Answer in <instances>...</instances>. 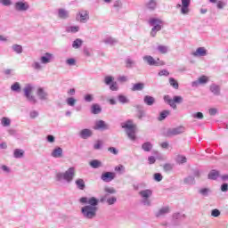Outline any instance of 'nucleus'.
Wrapping results in <instances>:
<instances>
[{"label":"nucleus","instance_id":"7ed1b4c3","mask_svg":"<svg viewBox=\"0 0 228 228\" xmlns=\"http://www.w3.org/2000/svg\"><path fill=\"white\" fill-rule=\"evenodd\" d=\"M97 211H99V208L97 207H89L87 205L82 207L81 214L83 215L84 218L87 220H94L95 216H97Z\"/></svg>","mask_w":228,"mask_h":228},{"label":"nucleus","instance_id":"f257e3e1","mask_svg":"<svg viewBox=\"0 0 228 228\" xmlns=\"http://www.w3.org/2000/svg\"><path fill=\"white\" fill-rule=\"evenodd\" d=\"M74 177H76V167H69L65 172H59L56 174L55 179L58 183H67L70 184L72 181H74Z\"/></svg>","mask_w":228,"mask_h":228},{"label":"nucleus","instance_id":"72a5a7b5","mask_svg":"<svg viewBox=\"0 0 228 228\" xmlns=\"http://www.w3.org/2000/svg\"><path fill=\"white\" fill-rule=\"evenodd\" d=\"M1 125L3 127H10V126H12V119L6 117H3L1 118Z\"/></svg>","mask_w":228,"mask_h":228},{"label":"nucleus","instance_id":"ddd939ff","mask_svg":"<svg viewBox=\"0 0 228 228\" xmlns=\"http://www.w3.org/2000/svg\"><path fill=\"white\" fill-rule=\"evenodd\" d=\"M14 10L16 12H28V10H29V4L23 1L16 2L14 4Z\"/></svg>","mask_w":228,"mask_h":228},{"label":"nucleus","instance_id":"6ab92c4d","mask_svg":"<svg viewBox=\"0 0 228 228\" xmlns=\"http://www.w3.org/2000/svg\"><path fill=\"white\" fill-rule=\"evenodd\" d=\"M101 202H107L109 206H113V204L117 202V198L116 197L110 198V194H105L104 196L102 197Z\"/></svg>","mask_w":228,"mask_h":228},{"label":"nucleus","instance_id":"bb28decb","mask_svg":"<svg viewBox=\"0 0 228 228\" xmlns=\"http://www.w3.org/2000/svg\"><path fill=\"white\" fill-rule=\"evenodd\" d=\"M143 102L147 106H152L154 104V102H156V99L151 95H146L143 98Z\"/></svg>","mask_w":228,"mask_h":228},{"label":"nucleus","instance_id":"5701e85b","mask_svg":"<svg viewBox=\"0 0 228 228\" xmlns=\"http://www.w3.org/2000/svg\"><path fill=\"white\" fill-rule=\"evenodd\" d=\"M101 111H102V108H101V105H99V103H94L91 106V112L93 113V115H99Z\"/></svg>","mask_w":228,"mask_h":228},{"label":"nucleus","instance_id":"412c9836","mask_svg":"<svg viewBox=\"0 0 228 228\" xmlns=\"http://www.w3.org/2000/svg\"><path fill=\"white\" fill-rule=\"evenodd\" d=\"M168 213H170V207H162L158 212L155 213V216L159 218L161 216H165V215H168Z\"/></svg>","mask_w":228,"mask_h":228},{"label":"nucleus","instance_id":"13d9d810","mask_svg":"<svg viewBox=\"0 0 228 228\" xmlns=\"http://www.w3.org/2000/svg\"><path fill=\"white\" fill-rule=\"evenodd\" d=\"M38 115H40V113L37 110H31L29 112V117L32 119H35V118H38Z\"/></svg>","mask_w":228,"mask_h":228},{"label":"nucleus","instance_id":"a878e982","mask_svg":"<svg viewBox=\"0 0 228 228\" xmlns=\"http://www.w3.org/2000/svg\"><path fill=\"white\" fill-rule=\"evenodd\" d=\"M147 10H156V6H158V0H150L145 4Z\"/></svg>","mask_w":228,"mask_h":228},{"label":"nucleus","instance_id":"bf43d9fd","mask_svg":"<svg viewBox=\"0 0 228 228\" xmlns=\"http://www.w3.org/2000/svg\"><path fill=\"white\" fill-rule=\"evenodd\" d=\"M165 172H171L174 168V164H165L163 167Z\"/></svg>","mask_w":228,"mask_h":228},{"label":"nucleus","instance_id":"f8f14e48","mask_svg":"<svg viewBox=\"0 0 228 228\" xmlns=\"http://www.w3.org/2000/svg\"><path fill=\"white\" fill-rule=\"evenodd\" d=\"M93 129H94V131H109L110 124L106 123L102 119H99L94 122Z\"/></svg>","mask_w":228,"mask_h":228},{"label":"nucleus","instance_id":"864d4df0","mask_svg":"<svg viewBox=\"0 0 228 228\" xmlns=\"http://www.w3.org/2000/svg\"><path fill=\"white\" fill-rule=\"evenodd\" d=\"M104 191L106 192V195H108V193H110L111 195L117 193V190L113 187H105Z\"/></svg>","mask_w":228,"mask_h":228},{"label":"nucleus","instance_id":"dca6fc26","mask_svg":"<svg viewBox=\"0 0 228 228\" xmlns=\"http://www.w3.org/2000/svg\"><path fill=\"white\" fill-rule=\"evenodd\" d=\"M54 60V55L53 53H45L43 56L40 57V61L43 65H47Z\"/></svg>","mask_w":228,"mask_h":228},{"label":"nucleus","instance_id":"c756f323","mask_svg":"<svg viewBox=\"0 0 228 228\" xmlns=\"http://www.w3.org/2000/svg\"><path fill=\"white\" fill-rule=\"evenodd\" d=\"M90 208H97V206H99V199L95 198V197H91L88 199V203Z\"/></svg>","mask_w":228,"mask_h":228},{"label":"nucleus","instance_id":"680f3d73","mask_svg":"<svg viewBox=\"0 0 228 228\" xmlns=\"http://www.w3.org/2000/svg\"><path fill=\"white\" fill-rule=\"evenodd\" d=\"M183 218H184V215H182L181 213H175L173 215L174 220H182Z\"/></svg>","mask_w":228,"mask_h":228},{"label":"nucleus","instance_id":"a18cd8bd","mask_svg":"<svg viewBox=\"0 0 228 228\" xmlns=\"http://www.w3.org/2000/svg\"><path fill=\"white\" fill-rule=\"evenodd\" d=\"M31 67H32V69H34V70H41L42 69V62L34 61L31 64Z\"/></svg>","mask_w":228,"mask_h":228},{"label":"nucleus","instance_id":"c9c22d12","mask_svg":"<svg viewBox=\"0 0 228 228\" xmlns=\"http://www.w3.org/2000/svg\"><path fill=\"white\" fill-rule=\"evenodd\" d=\"M142 149L144 152H151V151H152V143H151V142H146L142 143Z\"/></svg>","mask_w":228,"mask_h":228},{"label":"nucleus","instance_id":"e433bc0d","mask_svg":"<svg viewBox=\"0 0 228 228\" xmlns=\"http://www.w3.org/2000/svg\"><path fill=\"white\" fill-rule=\"evenodd\" d=\"M157 51H159L160 54H167V53L169 51V48L167 45H159L157 46Z\"/></svg>","mask_w":228,"mask_h":228},{"label":"nucleus","instance_id":"37998d69","mask_svg":"<svg viewBox=\"0 0 228 228\" xmlns=\"http://www.w3.org/2000/svg\"><path fill=\"white\" fill-rule=\"evenodd\" d=\"M200 195L202 197H208L209 193H211V190L209 188H202L199 191Z\"/></svg>","mask_w":228,"mask_h":228},{"label":"nucleus","instance_id":"338daca9","mask_svg":"<svg viewBox=\"0 0 228 228\" xmlns=\"http://www.w3.org/2000/svg\"><path fill=\"white\" fill-rule=\"evenodd\" d=\"M0 4H3V6H12V0H0Z\"/></svg>","mask_w":228,"mask_h":228},{"label":"nucleus","instance_id":"6e6552de","mask_svg":"<svg viewBox=\"0 0 228 228\" xmlns=\"http://www.w3.org/2000/svg\"><path fill=\"white\" fill-rule=\"evenodd\" d=\"M186 131L184 126H177L175 128H168L165 133L164 136L170 138L171 136H177V134H183Z\"/></svg>","mask_w":228,"mask_h":228},{"label":"nucleus","instance_id":"f3484780","mask_svg":"<svg viewBox=\"0 0 228 228\" xmlns=\"http://www.w3.org/2000/svg\"><path fill=\"white\" fill-rule=\"evenodd\" d=\"M191 54L196 58L208 56V50L205 47H199Z\"/></svg>","mask_w":228,"mask_h":228},{"label":"nucleus","instance_id":"2f4dec72","mask_svg":"<svg viewBox=\"0 0 228 228\" xmlns=\"http://www.w3.org/2000/svg\"><path fill=\"white\" fill-rule=\"evenodd\" d=\"M75 183L77 185V188H78V190H85V188H86V185L85 184V180H83L82 178H78L75 181Z\"/></svg>","mask_w":228,"mask_h":228},{"label":"nucleus","instance_id":"cd10ccee","mask_svg":"<svg viewBox=\"0 0 228 228\" xmlns=\"http://www.w3.org/2000/svg\"><path fill=\"white\" fill-rule=\"evenodd\" d=\"M220 177V171L212 169L208 174V179H211L212 181H216Z\"/></svg>","mask_w":228,"mask_h":228},{"label":"nucleus","instance_id":"0eeeda50","mask_svg":"<svg viewBox=\"0 0 228 228\" xmlns=\"http://www.w3.org/2000/svg\"><path fill=\"white\" fill-rule=\"evenodd\" d=\"M164 102L173 108V110H177L176 104H181L183 102V96L175 95L172 99L170 95L167 94L164 96Z\"/></svg>","mask_w":228,"mask_h":228},{"label":"nucleus","instance_id":"473e14b6","mask_svg":"<svg viewBox=\"0 0 228 228\" xmlns=\"http://www.w3.org/2000/svg\"><path fill=\"white\" fill-rule=\"evenodd\" d=\"M89 165L92 168H101V167H102V162L99 159H94L90 161Z\"/></svg>","mask_w":228,"mask_h":228},{"label":"nucleus","instance_id":"79ce46f5","mask_svg":"<svg viewBox=\"0 0 228 228\" xmlns=\"http://www.w3.org/2000/svg\"><path fill=\"white\" fill-rule=\"evenodd\" d=\"M168 115H170V110H163L160 112L159 117L158 118V120L161 122L162 120H165V118H167Z\"/></svg>","mask_w":228,"mask_h":228},{"label":"nucleus","instance_id":"de8ad7c7","mask_svg":"<svg viewBox=\"0 0 228 228\" xmlns=\"http://www.w3.org/2000/svg\"><path fill=\"white\" fill-rule=\"evenodd\" d=\"M104 44H107L109 45H115V44H117V39L113 38V37H106L103 40Z\"/></svg>","mask_w":228,"mask_h":228},{"label":"nucleus","instance_id":"f704fd0d","mask_svg":"<svg viewBox=\"0 0 228 228\" xmlns=\"http://www.w3.org/2000/svg\"><path fill=\"white\" fill-rule=\"evenodd\" d=\"M11 90L12 92H16V94H20V90H21L20 83L15 82L14 84H12L11 86Z\"/></svg>","mask_w":228,"mask_h":228},{"label":"nucleus","instance_id":"9b49d317","mask_svg":"<svg viewBox=\"0 0 228 228\" xmlns=\"http://www.w3.org/2000/svg\"><path fill=\"white\" fill-rule=\"evenodd\" d=\"M182 1V4H176V8L180 10V13L182 15H188V13H190V4L191 3V0H181Z\"/></svg>","mask_w":228,"mask_h":228},{"label":"nucleus","instance_id":"f03ea898","mask_svg":"<svg viewBox=\"0 0 228 228\" xmlns=\"http://www.w3.org/2000/svg\"><path fill=\"white\" fill-rule=\"evenodd\" d=\"M121 127L126 129V133L130 140L133 142L136 140V125H134L132 120L121 123Z\"/></svg>","mask_w":228,"mask_h":228},{"label":"nucleus","instance_id":"a211bd4d","mask_svg":"<svg viewBox=\"0 0 228 228\" xmlns=\"http://www.w3.org/2000/svg\"><path fill=\"white\" fill-rule=\"evenodd\" d=\"M94 134V132L88 128L82 129L79 133L80 138L82 140H88V138L92 137Z\"/></svg>","mask_w":228,"mask_h":228},{"label":"nucleus","instance_id":"4be33fe9","mask_svg":"<svg viewBox=\"0 0 228 228\" xmlns=\"http://www.w3.org/2000/svg\"><path fill=\"white\" fill-rule=\"evenodd\" d=\"M58 17L59 19H69V11H67L66 9H63V8H60L58 10Z\"/></svg>","mask_w":228,"mask_h":228},{"label":"nucleus","instance_id":"6e6d98bb","mask_svg":"<svg viewBox=\"0 0 228 228\" xmlns=\"http://www.w3.org/2000/svg\"><path fill=\"white\" fill-rule=\"evenodd\" d=\"M113 77L112 76H107L104 77V83L107 86H110L113 82Z\"/></svg>","mask_w":228,"mask_h":228},{"label":"nucleus","instance_id":"4c0bfd02","mask_svg":"<svg viewBox=\"0 0 228 228\" xmlns=\"http://www.w3.org/2000/svg\"><path fill=\"white\" fill-rule=\"evenodd\" d=\"M83 45V39L77 38L72 43L73 49H79Z\"/></svg>","mask_w":228,"mask_h":228},{"label":"nucleus","instance_id":"9d476101","mask_svg":"<svg viewBox=\"0 0 228 228\" xmlns=\"http://www.w3.org/2000/svg\"><path fill=\"white\" fill-rule=\"evenodd\" d=\"M143 61H145L146 63H148L151 67H159L161 65H165V63L159 60H154L153 56L151 55H145L142 57Z\"/></svg>","mask_w":228,"mask_h":228},{"label":"nucleus","instance_id":"2eb2a0df","mask_svg":"<svg viewBox=\"0 0 228 228\" xmlns=\"http://www.w3.org/2000/svg\"><path fill=\"white\" fill-rule=\"evenodd\" d=\"M37 95L39 101H48L49 99V93H47L44 87L37 88Z\"/></svg>","mask_w":228,"mask_h":228},{"label":"nucleus","instance_id":"a19ab883","mask_svg":"<svg viewBox=\"0 0 228 228\" xmlns=\"http://www.w3.org/2000/svg\"><path fill=\"white\" fill-rule=\"evenodd\" d=\"M183 183L189 185L195 184V177L189 175L183 179Z\"/></svg>","mask_w":228,"mask_h":228},{"label":"nucleus","instance_id":"aec40b11","mask_svg":"<svg viewBox=\"0 0 228 228\" xmlns=\"http://www.w3.org/2000/svg\"><path fill=\"white\" fill-rule=\"evenodd\" d=\"M52 158H63V149L61 147H55L52 153H51Z\"/></svg>","mask_w":228,"mask_h":228},{"label":"nucleus","instance_id":"c85d7f7f","mask_svg":"<svg viewBox=\"0 0 228 228\" xmlns=\"http://www.w3.org/2000/svg\"><path fill=\"white\" fill-rule=\"evenodd\" d=\"M209 90L214 95H220V86L216 84H212L209 87Z\"/></svg>","mask_w":228,"mask_h":228},{"label":"nucleus","instance_id":"4468645a","mask_svg":"<svg viewBox=\"0 0 228 228\" xmlns=\"http://www.w3.org/2000/svg\"><path fill=\"white\" fill-rule=\"evenodd\" d=\"M117 177V174L115 172H103L101 175L102 181L103 183H111Z\"/></svg>","mask_w":228,"mask_h":228},{"label":"nucleus","instance_id":"423d86ee","mask_svg":"<svg viewBox=\"0 0 228 228\" xmlns=\"http://www.w3.org/2000/svg\"><path fill=\"white\" fill-rule=\"evenodd\" d=\"M33 90H35V86L33 84H27L24 88V97H26L27 101L28 102H31V104H37V101L35 95L31 94L33 93Z\"/></svg>","mask_w":228,"mask_h":228},{"label":"nucleus","instance_id":"3c124183","mask_svg":"<svg viewBox=\"0 0 228 228\" xmlns=\"http://www.w3.org/2000/svg\"><path fill=\"white\" fill-rule=\"evenodd\" d=\"M118 102H121V104H128L129 102V99H127V97L120 94L118 97Z\"/></svg>","mask_w":228,"mask_h":228},{"label":"nucleus","instance_id":"7c9ffc66","mask_svg":"<svg viewBox=\"0 0 228 228\" xmlns=\"http://www.w3.org/2000/svg\"><path fill=\"white\" fill-rule=\"evenodd\" d=\"M13 158H15L16 159H20L24 158V150L15 149L13 151Z\"/></svg>","mask_w":228,"mask_h":228},{"label":"nucleus","instance_id":"ea45409f","mask_svg":"<svg viewBox=\"0 0 228 228\" xmlns=\"http://www.w3.org/2000/svg\"><path fill=\"white\" fill-rule=\"evenodd\" d=\"M126 69H133L134 65L136 63L133 59L127 57L125 61Z\"/></svg>","mask_w":228,"mask_h":228},{"label":"nucleus","instance_id":"774afa93","mask_svg":"<svg viewBox=\"0 0 228 228\" xmlns=\"http://www.w3.org/2000/svg\"><path fill=\"white\" fill-rule=\"evenodd\" d=\"M211 216H214L215 218H218V216H220V210L218 209H213L211 211Z\"/></svg>","mask_w":228,"mask_h":228},{"label":"nucleus","instance_id":"4d7b16f0","mask_svg":"<svg viewBox=\"0 0 228 228\" xmlns=\"http://www.w3.org/2000/svg\"><path fill=\"white\" fill-rule=\"evenodd\" d=\"M110 89L112 91V92H117V90H118V84L117 82H112L110 85Z\"/></svg>","mask_w":228,"mask_h":228},{"label":"nucleus","instance_id":"8fccbe9b","mask_svg":"<svg viewBox=\"0 0 228 228\" xmlns=\"http://www.w3.org/2000/svg\"><path fill=\"white\" fill-rule=\"evenodd\" d=\"M66 102L68 106L74 107L76 106L77 100L74 97L67 98Z\"/></svg>","mask_w":228,"mask_h":228},{"label":"nucleus","instance_id":"5fc2aeb1","mask_svg":"<svg viewBox=\"0 0 228 228\" xmlns=\"http://www.w3.org/2000/svg\"><path fill=\"white\" fill-rule=\"evenodd\" d=\"M115 171L118 172L119 174H125L126 173V167L119 165L115 167Z\"/></svg>","mask_w":228,"mask_h":228},{"label":"nucleus","instance_id":"603ef678","mask_svg":"<svg viewBox=\"0 0 228 228\" xmlns=\"http://www.w3.org/2000/svg\"><path fill=\"white\" fill-rule=\"evenodd\" d=\"M68 33H77L79 31V26H71L67 28Z\"/></svg>","mask_w":228,"mask_h":228},{"label":"nucleus","instance_id":"49530a36","mask_svg":"<svg viewBox=\"0 0 228 228\" xmlns=\"http://www.w3.org/2000/svg\"><path fill=\"white\" fill-rule=\"evenodd\" d=\"M94 99L95 98L94 97V94H86L84 95L85 102H94Z\"/></svg>","mask_w":228,"mask_h":228},{"label":"nucleus","instance_id":"c03bdc74","mask_svg":"<svg viewBox=\"0 0 228 228\" xmlns=\"http://www.w3.org/2000/svg\"><path fill=\"white\" fill-rule=\"evenodd\" d=\"M169 85L175 88V90H179V83L175 78L169 77Z\"/></svg>","mask_w":228,"mask_h":228},{"label":"nucleus","instance_id":"69168bd1","mask_svg":"<svg viewBox=\"0 0 228 228\" xmlns=\"http://www.w3.org/2000/svg\"><path fill=\"white\" fill-rule=\"evenodd\" d=\"M154 179L157 181V183H160V181H163V175L160 173H156L154 175Z\"/></svg>","mask_w":228,"mask_h":228},{"label":"nucleus","instance_id":"1a4fd4ad","mask_svg":"<svg viewBox=\"0 0 228 228\" xmlns=\"http://www.w3.org/2000/svg\"><path fill=\"white\" fill-rule=\"evenodd\" d=\"M76 20L81 24H86L90 20V12L86 10H81L76 16Z\"/></svg>","mask_w":228,"mask_h":228},{"label":"nucleus","instance_id":"052dcab7","mask_svg":"<svg viewBox=\"0 0 228 228\" xmlns=\"http://www.w3.org/2000/svg\"><path fill=\"white\" fill-rule=\"evenodd\" d=\"M193 118H198L199 120H202L204 118V114L202 112H196L192 114Z\"/></svg>","mask_w":228,"mask_h":228},{"label":"nucleus","instance_id":"393cba45","mask_svg":"<svg viewBox=\"0 0 228 228\" xmlns=\"http://www.w3.org/2000/svg\"><path fill=\"white\" fill-rule=\"evenodd\" d=\"M143 88H145V84L139 82L136 84H134V86L131 88L132 92H142V90H143Z\"/></svg>","mask_w":228,"mask_h":228},{"label":"nucleus","instance_id":"39448f33","mask_svg":"<svg viewBox=\"0 0 228 228\" xmlns=\"http://www.w3.org/2000/svg\"><path fill=\"white\" fill-rule=\"evenodd\" d=\"M139 195L141 197V203L143 206H147L148 208H151L152 206V201L151 200V198L152 197V190L151 189H145L141 191H139Z\"/></svg>","mask_w":228,"mask_h":228},{"label":"nucleus","instance_id":"20e7f679","mask_svg":"<svg viewBox=\"0 0 228 228\" xmlns=\"http://www.w3.org/2000/svg\"><path fill=\"white\" fill-rule=\"evenodd\" d=\"M149 24L150 26H152L151 37L154 38L156 37L158 31H161V29L163 28V20L158 18H151L149 20Z\"/></svg>","mask_w":228,"mask_h":228},{"label":"nucleus","instance_id":"e2e57ef3","mask_svg":"<svg viewBox=\"0 0 228 228\" xmlns=\"http://www.w3.org/2000/svg\"><path fill=\"white\" fill-rule=\"evenodd\" d=\"M225 6H227V3L226 2H222V1H218L217 2V8H218V10H224V8H225Z\"/></svg>","mask_w":228,"mask_h":228},{"label":"nucleus","instance_id":"0e129e2a","mask_svg":"<svg viewBox=\"0 0 228 228\" xmlns=\"http://www.w3.org/2000/svg\"><path fill=\"white\" fill-rule=\"evenodd\" d=\"M198 81L200 82V85H206V83H208V77L202 76L198 79Z\"/></svg>","mask_w":228,"mask_h":228},{"label":"nucleus","instance_id":"09e8293b","mask_svg":"<svg viewBox=\"0 0 228 228\" xmlns=\"http://www.w3.org/2000/svg\"><path fill=\"white\" fill-rule=\"evenodd\" d=\"M12 51H14V53H17V54H21V53H22V45H12Z\"/></svg>","mask_w":228,"mask_h":228},{"label":"nucleus","instance_id":"58836bf2","mask_svg":"<svg viewBox=\"0 0 228 228\" xmlns=\"http://www.w3.org/2000/svg\"><path fill=\"white\" fill-rule=\"evenodd\" d=\"M175 161L178 163V165H184V163L188 161V159H186L185 156L177 155Z\"/></svg>","mask_w":228,"mask_h":228},{"label":"nucleus","instance_id":"b1692460","mask_svg":"<svg viewBox=\"0 0 228 228\" xmlns=\"http://www.w3.org/2000/svg\"><path fill=\"white\" fill-rule=\"evenodd\" d=\"M135 108L137 110V117L139 120H142L143 117H146L145 110H143V106L136 105Z\"/></svg>","mask_w":228,"mask_h":228}]
</instances>
